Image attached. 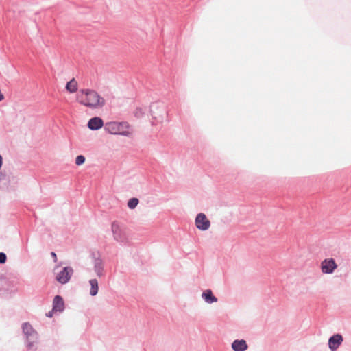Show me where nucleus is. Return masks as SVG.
I'll return each instance as SVG.
<instances>
[{
	"mask_svg": "<svg viewBox=\"0 0 351 351\" xmlns=\"http://www.w3.org/2000/svg\"><path fill=\"white\" fill-rule=\"evenodd\" d=\"M77 101L90 109H99L106 104V100L96 90L90 88L81 89L76 95Z\"/></svg>",
	"mask_w": 351,
	"mask_h": 351,
	"instance_id": "1",
	"label": "nucleus"
},
{
	"mask_svg": "<svg viewBox=\"0 0 351 351\" xmlns=\"http://www.w3.org/2000/svg\"><path fill=\"white\" fill-rule=\"evenodd\" d=\"M104 130L109 134L130 136L132 130L127 122H108L104 126Z\"/></svg>",
	"mask_w": 351,
	"mask_h": 351,
	"instance_id": "2",
	"label": "nucleus"
},
{
	"mask_svg": "<svg viewBox=\"0 0 351 351\" xmlns=\"http://www.w3.org/2000/svg\"><path fill=\"white\" fill-rule=\"evenodd\" d=\"M111 232L114 241L121 245H127L130 241L128 229L117 221H113L111 224Z\"/></svg>",
	"mask_w": 351,
	"mask_h": 351,
	"instance_id": "3",
	"label": "nucleus"
},
{
	"mask_svg": "<svg viewBox=\"0 0 351 351\" xmlns=\"http://www.w3.org/2000/svg\"><path fill=\"white\" fill-rule=\"evenodd\" d=\"M93 270L98 278L105 274V263L99 252H93L90 254Z\"/></svg>",
	"mask_w": 351,
	"mask_h": 351,
	"instance_id": "4",
	"label": "nucleus"
},
{
	"mask_svg": "<svg viewBox=\"0 0 351 351\" xmlns=\"http://www.w3.org/2000/svg\"><path fill=\"white\" fill-rule=\"evenodd\" d=\"M73 272V269L71 267H64L60 272L57 273L56 279L60 284H66L70 280Z\"/></svg>",
	"mask_w": 351,
	"mask_h": 351,
	"instance_id": "5",
	"label": "nucleus"
},
{
	"mask_svg": "<svg viewBox=\"0 0 351 351\" xmlns=\"http://www.w3.org/2000/svg\"><path fill=\"white\" fill-rule=\"evenodd\" d=\"M196 228L201 231H206L210 227V221L204 213H198L195 219Z\"/></svg>",
	"mask_w": 351,
	"mask_h": 351,
	"instance_id": "6",
	"label": "nucleus"
},
{
	"mask_svg": "<svg viewBox=\"0 0 351 351\" xmlns=\"http://www.w3.org/2000/svg\"><path fill=\"white\" fill-rule=\"evenodd\" d=\"M337 265L332 258H326L321 263V270L324 274H332L337 269Z\"/></svg>",
	"mask_w": 351,
	"mask_h": 351,
	"instance_id": "7",
	"label": "nucleus"
},
{
	"mask_svg": "<svg viewBox=\"0 0 351 351\" xmlns=\"http://www.w3.org/2000/svg\"><path fill=\"white\" fill-rule=\"evenodd\" d=\"M38 342V335L25 337V344L28 350H35Z\"/></svg>",
	"mask_w": 351,
	"mask_h": 351,
	"instance_id": "8",
	"label": "nucleus"
},
{
	"mask_svg": "<svg viewBox=\"0 0 351 351\" xmlns=\"http://www.w3.org/2000/svg\"><path fill=\"white\" fill-rule=\"evenodd\" d=\"M343 337L341 335L336 334L332 336L328 340V346L331 350L335 351L341 345Z\"/></svg>",
	"mask_w": 351,
	"mask_h": 351,
	"instance_id": "9",
	"label": "nucleus"
},
{
	"mask_svg": "<svg viewBox=\"0 0 351 351\" xmlns=\"http://www.w3.org/2000/svg\"><path fill=\"white\" fill-rule=\"evenodd\" d=\"M88 128L91 130H97L104 125L103 120L98 117L91 118L88 122Z\"/></svg>",
	"mask_w": 351,
	"mask_h": 351,
	"instance_id": "10",
	"label": "nucleus"
},
{
	"mask_svg": "<svg viewBox=\"0 0 351 351\" xmlns=\"http://www.w3.org/2000/svg\"><path fill=\"white\" fill-rule=\"evenodd\" d=\"M231 348L234 351H245L248 345L244 339H236L232 343Z\"/></svg>",
	"mask_w": 351,
	"mask_h": 351,
	"instance_id": "11",
	"label": "nucleus"
},
{
	"mask_svg": "<svg viewBox=\"0 0 351 351\" xmlns=\"http://www.w3.org/2000/svg\"><path fill=\"white\" fill-rule=\"evenodd\" d=\"M64 309V302L62 298L60 295H56L53 300V309L52 311L62 312Z\"/></svg>",
	"mask_w": 351,
	"mask_h": 351,
	"instance_id": "12",
	"label": "nucleus"
},
{
	"mask_svg": "<svg viewBox=\"0 0 351 351\" xmlns=\"http://www.w3.org/2000/svg\"><path fill=\"white\" fill-rule=\"evenodd\" d=\"M23 334L25 337L33 336V335H37L38 332L34 330L32 326L29 322H24L21 326Z\"/></svg>",
	"mask_w": 351,
	"mask_h": 351,
	"instance_id": "13",
	"label": "nucleus"
},
{
	"mask_svg": "<svg viewBox=\"0 0 351 351\" xmlns=\"http://www.w3.org/2000/svg\"><path fill=\"white\" fill-rule=\"evenodd\" d=\"M202 298L207 304H213L217 302V298L213 295L210 289H206L203 291Z\"/></svg>",
	"mask_w": 351,
	"mask_h": 351,
	"instance_id": "14",
	"label": "nucleus"
},
{
	"mask_svg": "<svg viewBox=\"0 0 351 351\" xmlns=\"http://www.w3.org/2000/svg\"><path fill=\"white\" fill-rule=\"evenodd\" d=\"M89 285L90 286V295L91 296H95L98 293L99 291L97 280L95 278L90 279L89 280Z\"/></svg>",
	"mask_w": 351,
	"mask_h": 351,
	"instance_id": "15",
	"label": "nucleus"
},
{
	"mask_svg": "<svg viewBox=\"0 0 351 351\" xmlns=\"http://www.w3.org/2000/svg\"><path fill=\"white\" fill-rule=\"evenodd\" d=\"M66 89L71 93H75L77 90V82L74 78L66 84Z\"/></svg>",
	"mask_w": 351,
	"mask_h": 351,
	"instance_id": "16",
	"label": "nucleus"
},
{
	"mask_svg": "<svg viewBox=\"0 0 351 351\" xmlns=\"http://www.w3.org/2000/svg\"><path fill=\"white\" fill-rule=\"evenodd\" d=\"M138 204V199L137 198H134H134H131L128 202V206L130 209H134V208H135L136 207Z\"/></svg>",
	"mask_w": 351,
	"mask_h": 351,
	"instance_id": "17",
	"label": "nucleus"
},
{
	"mask_svg": "<svg viewBox=\"0 0 351 351\" xmlns=\"http://www.w3.org/2000/svg\"><path fill=\"white\" fill-rule=\"evenodd\" d=\"M10 177H0V187L5 189V184L10 181Z\"/></svg>",
	"mask_w": 351,
	"mask_h": 351,
	"instance_id": "18",
	"label": "nucleus"
},
{
	"mask_svg": "<svg viewBox=\"0 0 351 351\" xmlns=\"http://www.w3.org/2000/svg\"><path fill=\"white\" fill-rule=\"evenodd\" d=\"M85 162V157L82 155H79L75 158V164L77 165H81Z\"/></svg>",
	"mask_w": 351,
	"mask_h": 351,
	"instance_id": "19",
	"label": "nucleus"
},
{
	"mask_svg": "<svg viewBox=\"0 0 351 351\" xmlns=\"http://www.w3.org/2000/svg\"><path fill=\"white\" fill-rule=\"evenodd\" d=\"M6 261V255L3 252H0V263H5Z\"/></svg>",
	"mask_w": 351,
	"mask_h": 351,
	"instance_id": "20",
	"label": "nucleus"
},
{
	"mask_svg": "<svg viewBox=\"0 0 351 351\" xmlns=\"http://www.w3.org/2000/svg\"><path fill=\"white\" fill-rule=\"evenodd\" d=\"M143 114V112L142 110L140 108H137L134 112L135 116L137 117H140Z\"/></svg>",
	"mask_w": 351,
	"mask_h": 351,
	"instance_id": "21",
	"label": "nucleus"
},
{
	"mask_svg": "<svg viewBox=\"0 0 351 351\" xmlns=\"http://www.w3.org/2000/svg\"><path fill=\"white\" fill-rule=\"evenodd\" d=\"M51 254L52 257L54 258L55 261H56V258L57 257H56V253L55 252H51Z\"/></svg>",
	"mask_w": 351,
	"mask_h": 351,
	"instance_id": "22",
	"label": "nucleus"
},
{
	"mask_svg": "<svg viewBox=\"0 0 351 351\" xmlns=\"http://www.w3.org/2000/svg\"><path fill=\"white\" fill-rule=\"evenodd\" d=\"M47 317H52V311L49 312V313L47 314Z\"/></svg>",
	"mask_w": 351,
	"mask_h": 351,
	"instance_id": "23",
	"label": "nucleus"
}]
</instances>
